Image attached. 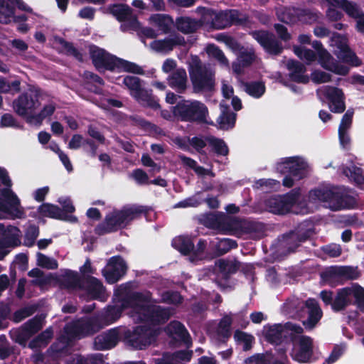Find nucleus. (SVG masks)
I'll use <instances>...</instances> for the list:
<instances>
[{"instance_id":"obj_1","label":"nucleus","mask_w":364,"mask_h":364,"mask_svg":"<svg viewBox=\"0 0 364 364\" xmlns=\"http://www.w3.org/2000/svg\"><path fill=\"white\" fill-rule=\"evenodd\" d=\"M150 208L137 204H128L119 210L114 209L106 215L103 222L97 224L94 232L99 236L125 229L142 215H147Z\"/></svg>"},{"instance_id":"obj_2","label":"nucleus","mask_w":364,"mask_h":364,"mask_svg":"<svg viewBox=\"0 0 364 364\" xmlns=\"http://www.w3.org/2000/svg\"><path fill=\"white\" fill-rule=\"evenodd\" d=\"M203 23L210 28L221 30L232 25H245L249 21V16L237 9H226L217 11L213 9L203 8L201 16Z\"/></svg>"},{"instance_id":"obj_3","label":"nucleus","mask_w":364,"mask_h":364,"mask_svg":"<svg viewBox=\"0 0 364 364\" xmlns=\"http://www.w3.org/2000/svg\"><path fill=\"white\" fill-rule=\"evenodd\" d=\"M188 73L194 93L210 92L215 85V73L197 55L192 58L188 65Z\"/></svg>"},{"instance_id":"obj_4","label":"nucleus","mask_w":364,"mask_h":364,"mask_svg":"<svg viewBox=\"0 0 364 364\" xmlns=\"http://www.w3.org/2000/svg\"><path fill=\"white\" fill-rule=\"evenodd\" d=\"M174 117L181 122L196 124H209L207 121L208 109L207 106L198 100H182L173 107Z\"/></svg>"},{"instance_id":"obj_5","label":"nucleus","mask_w":364,"mask_h":364,"mask_svg":"<svg viewBox=\"0 0 364 364\" xmlns=\"http://www.w3.org/2000/svg\"><path fill=\"white\" fill-rule=\"evenodd\" d=\"M309 198L312 200L326 203L328 207L334 211L349 208L354 202L352 196L341 192L338 188L335 186L311 190Z\"/></svg>"},{"instance_id":"obj_6","label":"nucleus","mask_w":364,"mask_h":364,"mask_svg":"<svg viewBox=\"0 0 364 364\" xmlns=\"http://www.w3.org/2000/svg\"><path fill=\"white\" fill-rule=\"evenodd\" d=\"M277 172L284 175L282 185L287 188H291L294 181H299L308 174V164L298 156L287 157L278 162L276 165Z\"/></svg>"},{"instance_id":"obj_7","label":"nucleus","mask_w":364,"mask_h":364,"mask_svg":"<svg viewBox=\"0 0 364 364\" xmlns=\"http://www.w3.org/2000/svg\"><path fill=\"white\" fill-rule=\"evenodd\" d=\"M159 331L149 326L139 325L124 331L123 339L127 345L136 350H143L156 341Z\"/></svg>"},{"instance_id":"obj_8","label":"nucleus","mask_w":364,"mask_h":364,"mask_svg":"<svg viewBox=\"0 0 364 364\" xmlns=\"http://www.w3.org/2000/svg\"><path fill=\"white\" fill-rule=\"evenodd\" d=\"M290 341L294 345L291 357L299 363H311L316 360L314 357V339L309 336H296L294 333L289 335Z\"/></svg>"},{"instance_id":"obj_9","label":"nucleus","mask_w":364,"mask_h":364,"mask_svg":"<svg viewBox=\"0 0 364 364\" xmlns=\"http://www.w3.org/2000/svg\"><path fill=\"white\" fill-rule=\"evenodd\" d=\"M40 90L37 89H29L28 91L21 94L14 101V108L16 114L26 119L31 122L30 115L35 113V110L41 105L39 101Z\"/></svg>"},{"instance_id":"obj_10","label":"nucleus","mask_w":364,"mask_h":364,"mask_svg":"<svg viewBox=\"0 0 364 364\" xmlns=\"http://www.w3.org/2000/svg\"><path fill=\"white\" fill-rule=\"evenodd\" d=\"M170 317L171 311L168 308L150 304L141 306L138 314V318L141 322L153 326L164 324Z\"/></svg>"},{"instance_id":"obj_11","label":"nucleus","mask_w":364,"mask_h":364,"mask_svg":"<svg viewBox=\"0 0 364 364\" xmlns=\"http://www.w3.org/2000/svg\"><path fill=\"white\" fill-rule=\"evenodd\" d=\"M307 224L301 223L294 230L283 235L281 245L285 249L287 253L294 252L301 245L310 238L314 231Z\"/></svg>"},{"instance_id":"obj_12","label":"nucleus","mask_w":364,"mask_h":364,"mask_svg":"<svg viewBox=\"0 0 364 364\" xmlns=\"http://www.w3.org/2000/svg\"><path fill=\"white\" fill-rule=\"evenodd\" d=\"M0 211L9 215L13 219H21L25 216L20 200L11 187L0 188Z\"/></svg>"},{"instance_id":"obj_13","label":"nucleus","mask_w":364,"mask_h":364,"mask_svg":"<svg viewBox=\"0 0 364 364\" xmlns=\"http://www.w3.org/2000/svg\"><path fill=\"white\" fill-rule=\"evenodd\" d=\"M299 197V190H292L282 196L270 197L265 201L269 211L277 215H285L289 213Z\"/></svg>"},{"instance_id":"obj_14","label":"nucleus","mask_w":364,"mask_h":364,"mask_svg":"<svg viewBox=\"0 0 364 364\" xmlns=\"http://www.w3.org/2000/svg\"><path fill=\"white\" fill-rule=\"evenodd\" d=\"M89 50L92 64L97 70L101 72L116 70L117 57L95 45L90 46Z\"/></svg>"},{"instance_id":"obj_15","label":"nucleus","mask_w":364,"mask_h":364,"mask_svg":"<svg viewBox=\"0 0 364 364\" xmlns=\"http://www.w3.org/2000/svg\"><path fill=\"white\" fill-rule=\"evenodd\" d=\"M102 328L100 321L97 318H90L86 320L77 321L65 328V333L73 338H83L92 336Z\"/></svg>"},{"instance_id":"obj_16","label":"nucleus","mask_w":364,"mask_h":364,"mask_svg":"<svg viewBox=\"0 0 364 364\" xmlns=\"http://www.w3.org/2000/svg\"><path fill=\"white\" fill-rule=\"evenodd\" d=\"M250 34L267 53L279 55L282 53V44L272 33L265 30H255Z\"/></svg>"},{"instance_id":"obj_17","label":"nucleus","mask_w":364,"mask_h":364,"mask_svg":"<svg viewBox=\"0 0 364 364\" xmlns=\"http://www.w3.org/2000/svg\"><path fill=\"white\" fill-rule=\"evenodd\" d=\"M127 265L120 255L112 257L107 265L102 270L108 284H113L121 279L127 273Z\"/></svg>"},{"instance_id":"obj_18","label":"nucleus","mask_w":364,"mask_h":364,"mask_svg":"<svg viewBox=\"0 0 364 364\" xmlns=\"http://www.w3.org/2000/svg\"><path fill=\"white\" fill-rule=\"evenodd\" d=\"M323 95L328 100L332 112L340 114L345 111V95L341 88L327 86L323 90Z\"/></svg>"},{"instance_id":"obj_19","label":"nucleus","mask_w":364,"mask_h":364,"mask_svg":"<svg viewBox=\"0 0 364 364\" xmlns=\"http://www.w3.org/2000/svg\"><path fill=\"white\" fill-rule=\"evenodd\" d=\"M120 341L117 328L109 329L95 338L94 345L98 350H109L114 348Z\"/></svg>"},{"instance_id":"obj_20","label":"nucleus","mask_w":364,"mask_h":364,"mask_svg":"<svg viewBox=\"0 0 364 364\" xmlns=\"http://www.w3.org/2000/svg\"><path fill=\"white\" fill-rule=\"evenodd\" d=\"M186 42L183 36L178 33L170 35L168 37L161 40H154L151 43V48L160 53H169L178 46H185Z\"/></svg>"},{"instance_id":"obj_21","label":"nucleus","mask_w":364,"mask_h":364,"mask_svg":"<svg viewBox=\"0 0 364 364\" xmlns=\"http://www.w3.org/2000/svg\"><path fill=\"white\" fill-rule=\"evenodd\" d=\"M38 211L43 217H47L55 220H59L65 222H70L75 223L77 222V218L75 215H66L64 214L61 208L57 205L51 203H43L41 205Z\"/></svg>"},{"instance_id":"obj_22","label":"nucleus","mask_w":364,"mask_h":364,"mask_svg":"<svg viewBox=\"0 0 364 364\" xmlns=\"http://www.w3.org/2000/svg\"><path fill=\"white\" fill-rule=\"evenodd\" d=\"M307 309L308 317L303 321V325L306 329H313L319 322L323 316L322 310L315 299L309 298L305 301Z\"/></svg>"},{"instance_id":"obj_23","label":"nucleus","mask_w":364,"mask_h":364,"mask_svg":"<svg viewBox=\"0 0 364 364\" xmlns=\"http://www.w3.org/2000/svg\"><path fill=\"white\" fill-rule=\"evenodd\" d=\"M0 240L9 247H16L21 245V230L14 225L5 226L0 223Z\"/></svg>"},{"instance_id":"obj_24","label":"nucleus","mask_w":364,"mask_h":364,"mask_svg":"<svg viewBox=\"0 0 364 364\" xmlns=\"http://www.w3.org/2000/svg\"><path fill=\"white\" fill-rule=\"evenodd\" d=\"M28 20L26 14L15 15V8L6 3L4 0H0V23L9 24L13 21L15 23H24Z\"/></svg>"},{"instance_id":"obj_25","label":"nucleus","mask_w":364,"mask_h":364,"mask_svg":"<svg viewBox=\"0 0 364 364\" xmlns=\"http://www.w3.org/2000/svg\"><path fill=\"white\" fill-rule=\"evenodd\" d=\"M151 300L149 294H144L139 291H134L126 296L122 301V306L124 307H132L138 315L140 312L141 306L149 305Z\"/></svg>"},{"instance_id":"obj_26","label":"nucleus","mask_w":364,"mask_h":364,"mask_svg":"<svg viewBox=\"0 0 364 364\" xmlns=\"http://www.w3.org/2000/svg\"><path fill=\"white\" fill-rule=\"evenodd\" d=\"M203 224L211 228H227L231 227L232 220L223 213H208L203 215Z\"/></svg>"},{"instance_id":"obj_27","label":"nucleus","mask_w":364,"mask_h":364,"mask_svg":"<svg viewBox=\"0 0 364 364\" xmlns=\"http://www.w3.org/2000/svg\"><path fill=\"white\" fill-rule=\"evenodd\" d=\"M284 328L282 324L276 323L274 325H268L264 327V336L269 343L279 346L284 341V338L287 336L284 335Z\"/></svg>"},{"instance_id":"obj_28","label":"nucleus","mask_w":364,"mask_h":364,"mask_svg":"<svg viewBox=\"0 0 364 364\" xmlns=\"http://www.w3.org/2000/svg\"><path fill=\"white\" fill-rule=\"evenodd\" d=\"M287 68L290 71L289 78L298 83H306L309 82V77L304 75L306 68L304 65L296 60L290 59L287 63Z\"/></svg>"},{"instance_id":"obj_29","label":"nucleus","mask_w":364,"mask_h":364,"mask_svg":"<svg viewBox=\"0 0 364 364\" xmlns=\"http://www.w3.org/2000/svg\"><path fill=\"white\" fill-rule=\"evenodd\" d=\"M168 85L178 93H183L187 87V74L184 68L173 71L168 78Z\"/></svg>"},{"instance_id":"obj_30","label":"nucleus","mask_w":364,"mask_h":364,"mask_svg":"<svg viewBox=\"0 0 364 364\" xmlns=\"http://www.w3.org/2000/svg\"><path fill=\"white\" fill-rule=\"evenodd\" d=\"M134 98L142 106L156 110L161 107L159 99L152 94V90L141 88Z\"/></svg>"},{"instance_id":"obj_31","label":"nucleus","mask_w":364,"mask_h":364,"mask_svg":"<svg viewBox=\"0 0 364 364\" xmlns=\"http://www.w3.org/2000/svg\"><path fill=\"white\" fill-rule=\"evenodd\" d=\"M351 292L352 290L350 287H344L337 291L331 306L333 311L339 312L351 304V301L349 299V296H351Z\"/></svg>"},{"instance_id":"obj_32","label":"nucleus","mask_w":364,"mask_h":364,"mask_svg":"<svg viewBox=\"0 0 364 364\" xmlns=\"http://www.w3.org/2000/svg\"><path fill=\"white\" fill-rule=\"evenodd\" d=\"M84 285L83 289L86 290L93 299L100 298L104 290L101 281L90 275L84 276Z\"/></svg>"},{"instance_id":"obj_33","label":"nucleus","mask_w":364,"mask_h":364,"mask_svg":"<svg viewBox=\"0 0 364 364\" xmlns=\"http://www.w3.org/2000/svg\"><path fill=\"white\" fill-rule=\"evenodd\" d=\"M171 245L181 255L185 256L192 254L194 250V243L192 238L189 236L180 235L173 238Z\"/></svg>"},{"instance_id":"obj_34","label":"nucleus","mask_w":364,"mask_h":364,"mask_svg":"<svg viewBox=\"0 0 364 364\" xmlns=\"http://www.w3.org/2000/svg\"><path fill=\"white\" fill-rule=\"evenodd\" d=\"M107 14L112 15L118 21H124L132 14V9L124 4H112L106 8Z\"/></svg>"},{"instance_id":"obj_35","label":"nucleus","mask_w":364,"mask_h":364,"mask_svg":"<svg viewBox=\"0 0 364 364\" xmlns=\"http://www.w3.org/2000/svg\"><path fill=\"white\" fill-rule=\"evenodd\" d=\"M200 25L198 21L188 16L178 17L175 23L177 30L185 34L196 32Z\"/></svg>"},{"instance_id":"obj_36","label":"nucleus","mask_w":364,"mask_h":364,"mask_svg":"<svg viewBox=\"0 0 364 364\" xmlns=\"http://www.w3.org/2000/svg\"><path fill=\"white\" fill-rule=\"evenodd\" d=\"M322 282L331 287L343 284L338 266H331L320 274Z\"/></svg>"},{"instance_id":"obj_37","label":"nucleus","mask_w":364,"mask_h":364,"mask_svg":"<svg viewBox=\"0 0 364 364\" xmlns=\"http://www.w3.org/2000/svg\"><path fill=\"white\" fill-rule=\"evenodd\" d=\"M149 21L165 34L170 33L171 26L173 23V18L169 15L162 14L151 15Z\"/></svg>"},{"instance_id":"obj_38","label":"nucleus","mask_w":364,"mask_h":364,"mask_svg":"<svg viewBox=\"0 0 364 364\" xmlns=\"http://www.w3.org/2000/svg\"><path fill=\"white\" fill-rule=\"evenodd\" d=\"M236 117L237 114L230 111L228 106H224L221 110V114L217 119V122L219 124L221 129H228L235 126Z\"/></svg>"},{"instance_id":"obj_39","label":"nucleus","mask_w":364,"mask_h":364,"mask_svg":"<svg viewBox=\"0 0 364 364\" xmlns=\"http://www.w3.org/2000/svg\"><path fill=\"white\" fill-rule=\"evenodd\" d=\"M334 54L342 62L358 67L362 64L361 60L356 55L349 46L341 50H334Z\"/></svg>"},{"instance_id":"obj_40","label":"nucleus","mask_w":364,"mask_h":364,"mask_svg":"<svg viewBox=\"0 0 364 364\" xmlns=\"http://www.w3.org/2000/svg\"><path fill=\"white\" fill-rule=\"evenodd\" d=\"M278 19L287 24H293L299 22V8L284 7L277 11Z\"/></svg>"},{"instance_id":"obj_41","label":"nucleus","mask_w":364,"mask_h":364,"mask_svg":"<svg viewBox=\"0 0 364 364\" xmlns=\"http://www.w3.org/2000/svg\"><path fill=\"white\" fill-rule=\"evenodd\" d=\"M245 91L255 98L261 97L266 91L265 84L262 81H252L243 82Z\"/></svg>"},{"instance_id":"obj_42","label":"nucleus","mask_w":364,"mask_h":364,"mask_svg":"<svg viewBox=\"0 0 364 364\" xmlns=\"http://www.w3.org/2000/svg\"><path fill=\"white\" fill-rule=\"evenodd\" d=\"M321 65L325 70L343 76L347 75L350 70V68L348 66L339 63L332 57V55H331V59L329 60L324 61Z\"/></svg>"},{"instance_id":"obj_43","label":"nucleus","mask_w":364,"mask_h":364,"mask_svg":"<svg viewBox=\"0 0 364 364\" xmlns=\"http://www.w3.org/2000/svg\"><path fill=\"white\" fill-rule=\"evenodd\" d=\"M342 172L343 175L353 181L356 184L361 185L364 183V171L361 168L353 164L351 166L343 167Z\"/></svg>"},{"instance_id":"obj_44","label":"nucleus","mask_w":364,"mask_h":364,"mask_svg":"<svg viewBox=\"0 0 364 364\" xmlns=\"http://www.w3.org/2000/svg\"><path fill=\"white\" fill-rule=\"evenodd\" d=\"M216 264L219 274L224 280L229 279L231 274L236 273L238 269L235 264L225 259L218 260Z\"/></svg>"},{"instance_id":"obj_45","label":"nucleus","mask_w":364,"mask_h":364,"mask_svg":"<svg viewBox=\"0 0 364 364\" xmlns=\"http://www.w3.org/2000/svg\"><path fill=\"white\" fill-rule=\"evenodd\" d=\"M42 322L43 318L41 316H35L23 325L22 331L26 335L33 336L42 328Z\"/></svg>"},{"instance_id":"obj_46","label":"nucleus","mask_w":364,"mask_h":364,"mask_svg":"<svg viewBox=\"0 0 364 364\" xmlns=\"http://www.w3.org/2000/svg\"><path fill=\"white\" fill-rule=\"evenodd\" d=\"M65 282L68 288L83 289L84 277L82 278L77 272L68 270L65 273Z\"/></svg>"},{"instance_id":"obj_47","label":"nucleus","mask_w":364,"mask_h":364,"mask_svg":"<svg viewBox=\"0 0 364 364\" xmlns=\"http://www.w3.org/2000/svg\"><path fill=\"white\" fill-rule=\"evenodd\" d=\"M116 70L137 75H143L144 73V70L139 65L119 58L117 62Z\"/></svg>"},{"instance_id":"obj_48","label":"nucleus","mask_w":364,"mask_h":364,"mask_svg":"<svg viewBox=\"0 0 364 364\" xmlns=\"http://www.w3.org/2000/svg\"><path fill=\"white\" fill-rule=\"evenodd\" d=\"M232 318L230 316H224L218 323L217 331L218 336L222 338L223 342H226L231 336Z\"/></svg>"},{"instance_id":"obj_49","label":"nucleus","mask_w":364,"mask_h":364,"mask_svg":"<svg viewBox=\"0 0 364 364\" xmlns=\"http://www.w3.org/2000/svg\"><path fill=\"white\" fill-rule=\"evenodd\" d=\"M169 330L171 334H175L178 336V338L184 343H187L190 341V335L185 328L184 325L182 324L180 321H172L169 324Z\"/></svg>"},{"instance_id":"obj_50","label":"nucleus","mask_w":364,"mask_h":364,"mask_svg":"<svg viewBox=\"0 0 364 364\" xmlns=\"http://www.w3.org/2000/svg\"><path fill=\"white\" fill-rule=\"evenodd\" d=\"M207 141L217 155L227 156L228 154L229 149L223 139L210 136L207 138Z\"/></svg>"},{"instance_id":"obj_51","label":"nucleus","mask_w":364,"mask_h":364,"mask_svg":"<svg viewBox=\"0 0 364 364\" xmlns=\"http://www.w3.org/2000/svg\"><path fill=\"white\" fill-rule=\"evenodd\" d=\"M55 109L54 104L46 105L39 113L30 115L31 122H34L36 124H41L46 117L53 115Z\"/></svg>"},{"instance_id":"obj_52","label":"nucleus","mask_w":364,"mask_h":364,"mask_svg":"<svg viewBox=\"0 0 364 364\" xmlns=\"http://www.w3.org/2000/svg\"><path fill=\"white\" fill-rule=\"evenodd\" d=\"M122 84L129 89L130 95L133 97L142 88L141 79L136 76L127 75L124 77L122 80Z\"/></svg>"},{"instance_id":"obj_53","label":"nucleus","mask_w":364,"mask_h":364,"mask_svg":"<svg viewBox=\"0 0 364 364\" xmlns=\"http://www.w3.org/2000/svg\"><path fill=\"white\" fill-rule=\"evenodd\" d=\"M237 247V243L236 240L225 237L219 239L215 246L216 252L220 256Z\"/></svg>"},{"instance_id":"obj_54","label":"nucleus","mask_w":364,"mask_h":364,"mask_svg":"<svg viewBox=\"0 0 364 364\" xmlns=\"http://www.w3.org/2000/svg\"><path fill=\"white\" fill-rule=\"evenodd\" d=\"M207 54L216 59L221 65L228 66L229 65L228 60L225 57L224 53L220 48L215 44H209L206 47Z\"/></svg>"},{"instance_id":"obj_55","label":"nucleus","mask_w":364,"mask_h":364,"mask_svg":"<svg viewBox=\"0 0 364 364\" xmlns=\"http://www.w3.org/2000/svg\"><path fill=\"white\" fill-rule=\"evenodd\" d=\"M341 9L344 11L349 17L354 19L364 13L358 4L349 0H343Z\"/></svg>"},{"instance_id":"obj_56","label":"nucleus","mask_w":364,"mask_h":364,"mask_svg":"<svg viewBox=\"0 0 364 364\" xmlns=\"http://www.w3.org/2000/svg\"><path fill=\"white\" fill-rule=\"evenodd\" d=\"M351 295L354 297V301L351 304L355 305L358 309L364 313V288L358 284L351 288Z\"/></svg>"},{"instance_id":"obj_57","label":"nucleus","mask_w":364,"mask_h":364,"mask_svg":"<svg viewBox=\"0 0 364 364\" xmlns=\"http://www.w3.org/2000/svg\"><path fill=\"white\" fill-rule=\"evenodd\" d=\"M319 14V12H316L308 9L299 8V22L306 24L314 23L318 20Z\"/></svg>"},{"instance_id":"obj_58","label":"nucleus","mask_w":364,"mask_h":364,"mask_svg":"<svg viewBox=\"0 0 364 364\" xmlns=\"http://www.w3.org/2000/svg\"><path fill=\"white\" fill-rule=\"evenodd\" d=\"M341 280H355L360 277V272L358 267L338 266Z\"/></svg>"},{"instance_id":"obj_59","label":"nucleus","mask_w":364,"mask_h":364,"mask_svg":"<svg viewBox=\"0 0 364 364\" xmlns=\"http://www.w3.org/2000/svg\"><path fill=\"white\" fill-rule=\"evenodd\" d=\"M183 298L177 291L167 290L161 294V301L168 304L178 305L183 302Z\"/></svg>"},{"instance_id":"obj_60","label":"nucleus","mask_w":364,"mask_h":364,"mask_svg":"<svg viewBox=\"0 0 364 364\" xmlns=\"http://www.w3.org/2000/svg\"><path fill=\"white\" fill-rule=\"evenodd\" d=\"M37 264L47 269H56L58 267L56 259L50 258L41 252L37 253Z\"/></svg>"},{"instance_id":"obj_61","label":"nucleus","mask_w":364,"mask_h":364,"mask_svg":"<svg viewBox=\"0 0 364 364\" xmlns=\"http://www.w3.org/2000/svg\"><path fill=\"white\" fill-rule=\"evenodd\" d=\"M61 46L65 50V53L68 55L73 56L76 60L80 62L83 61V55L80 53L78 49H77L72 42H69L65 41L63 38H61L59 41Z\"/></svg>"},{"instance_id":"obj_62","label":"nucleus","mask_w":364,"mask_h":364,"mask_svg":"<svg viewBox=\"0 0 364 364\" xmlns=\"http://www.w3.org/2000/svg\"><path fill=\"white\" fill-rule=\"evenodd\" d=\"M234 338L237 343H242L243 350H249L252 348L254 337L240 330H236L234 333Z\"/></svg>"},{"instance_id":"obj_63","label":"nucleus","mask_w":364,"mask_h":364,"mask_svg":"<svg viewBox=\"0 0 364 364\" xmlns=\"http://www.w3.org/2000/svg\"><path fill=\"white\" fill-rule=\"evenodd\" d=\"M39 227L36 224H31L25 232V245L28 247L33 245L39 235Z\"/></svg>"},{"instance_id":"obj_64","label":"nucleus","mask_w":364,"mask_h":364,"mask_svg":"<svg viewBox=\"0 0 364 364\" xmlns=\"http://www.w3.org/2000/svg\"><path fill=\"white\" fill-rule=\"evenodd\" d=\"M330 46L335 47L336 50H343L348 46V38L337 32H333L330 38Z\"/></svg>"}]
</instances>
